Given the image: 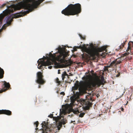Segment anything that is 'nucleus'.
I'll return each mask as SVG.
<instances>
[{
    "label": "nucleus",
    "instance_id": "nucleus-1",
    "mask_svg": "<svg viewBox=\"0 0 133 133\" xmlns=\"http://www.w3.org/2000/svg\"><path fill=\"white\" fill-rule=\"evenodd\" d=\"M105 83V81L103 77H102L101 79L99 78H95L90 82H84L82 81L79 83L78 81H77L74 89L75 90H77L79 87L82 85L86 89H91L99 87L101 85H104Z\"/></svg>",
    "mask_w": 133,
    "mask_h": 133
},
{
    "label": "nucleus",
    "instance_id": "nucleus-2",
    "mask_svg": "<svg viewBox=\"0 0 133 133\" xmlns=\"http://www.w3.org/2000/svg\"><path fill=\"white\" fill-rule=\"evenodd\" d=\"M31 0L32 3V4L28 3L27 1H22L19 3L21 7L24 9L28 10L26 11L22 10L21 12L18 13L17 14H18L19 15H15L16 18H17L21 17L22 15L28 14L30 12L32 11L34 8H36L38 5L44 1V0Z\"/></svg>",
    "mask_w": 133,
    "mask_h": 133
},
{
    "label": "nucleus",
    "instance_id": "nucleus-3",
    "mask_svg": "<svg viewBox=\"0 0 133 133\" xmlns=\"http://www.w3.org/2000/svg\"><path fill=\"white\" fill-rule=\"evenodd\" d=\"M31 0L32 3V4L28 3L27 1H22L19 3L21 7L24 9L28 10L26 11L22 10L21 12L18 13L17 14H18L19 15H15L16 18H17L21 17L22 15L28 14L30 12L32 11L34 8H36L38 5L44 1V0Z\"/></svg>",
    "mask_w": 133,
    "mask_h": 133
},
{
    "label": "nucleus",
    "instance_id": "nucleus-4",
    "mask_svg": "<svg viewBox=\"0 0 133 133\" xmlns=\"http://www.w3.org/2000/svg\"><path fill=\"white\" fill-rule=\"evenodd\" d=\"M88 46V44H83L82 46H81V48L83 52L87 53L93 58L95 59L96 57H98L99 55V52H101L103 51H105L106 49V48L104 46L100 48H96L94 47L92 44H91L90 45V47L89 46L88 48H87V46Z\"/></svg>",
    "mask_w": 133,
    "mask_h": 133
},
{
    "label": "nucleus",
    "instance_id": "nucleus-5",
    "mask_svg": "<svg viewBox=\"0 0 133 133\" xmlns=\"http://www.w3.org/2000/svg\"><path fill=\"white\" fill-rule=\"evenodd\" d=\"M81 11V6L80 4H71L63 10L62 13L66 16L74 15L80 13Z\"/></svg>",
    "mask_w": 133,
    "mask_h": 133
},
{
    "label": "nucleus",
    "instance_id": "nucleus-6",
    "mask_svg": "<svg viewBox=\"0 0 133 133\" xmlns=\"http://www.w3.org/2000/svg\"><path fill=\"white\" fill-rule=\"evenodd\" d=\"M67 51L66 49L64 48L63 49H61L58 50L59 55L57 57H56L55 55L52 54L51 53H50L49 58L47 59L46 62L48 60L50 62V65H53L56 62L55 59H56L58 62H64L65 58L67 56V53L66 52Z\"/></svg>",
    "mask_w": 133,
    "mask_h": 133
},
{
    "label": "nucleus",
    "instance_id": "nucleus-7",
    "mask_svg": "<svg viewBox=\"0 0 133 133\" xmlns=\"http://www.w3.org/2000/svg\"><path fill=\"white\" fill-rule=\"evenodd\" d=\"M122 57L118 58L115 60L113 61L109 66H105V70H108V68H109L112 67L114 68H117V66L118 64L121 63L123 61V59H122Z\"/></svg>",
    "mask_w": 133,
    "mask_h": 133
},
{
    "label": "nucleus",
    "instance_id": "nucleus-8",
    "mask_svg": "<svg viewBox=\"0 0 133 133\" xmlns=\"http://www.w3.org/2000/svg\"><path fill=\"white\" fill-rule=\"evenodd\" d=\"M38 68L39 69H42V66H46L50 65V62L48 60L47 62L45 61L43 58L39 59L38 61Z\"/></svg>",
    "mask_w": 133,
    "mask_h": 133
},
{
    "label": "nucleus",
    "instance_id": "nucleus-9",
    "mask_svg": "<svg viewBox=\"0 0 133 133\" xmlns=\"http://www.w3.org/2000/svg\"><path fill=\"white\" fill-rule=\"evenodd\" d=\"M37 79L36 82L40 84H43L45 82L43 79V76L41 72H38L37 74Z\"/></svg>",
    "mask_w": 133,
    "mask_h": 133
},
{
    "label": "nucleus",
    "instance_id": "nucleus-10",
    "mask_svg": "<svg viewBox=\"0 0 133 133\" xmlns=\"http://www.w3.org/2000/svg\"><path fill=\"white\" fill-rule=\"evenodd\" d=\"M128 46L127 50V53H125L122 54L123 56H127L128 55L130 52L131 48H133V42H129L128 43Z\"/></svg>",
    "mask_w": 133,
    "mask_h": 133
},
{
    "label": "nucleus",
    "instance_id": "nucleus-11",
    "mask_svg": "<svg viewBox=\"0 0 133 133\" xmlns=\"http://www.w3.org/2000/svg\"><path fill=\"white\" fill-rule=\"evenodd\" d=\"M83 104L84 105H86L84 107V109L85 110H88L90 109V108L91 107L92 105V103L89 102L87 101V102H86L85 100H83Z\"/></svg>",
    "mask_w": 133,
    "mask_h": 133
},
{
    "label": "nucleus",
    "instance_id": "nucleus-12",
    "mask_svg": "<svg viewBox=\"0 0 133 133\" xmlns=\"http://www.w3.org/2000/svg\"><path fill=\"white\" fill-rule=\"evenodd\" d=\"M0 114H5L8 116H10L12 115V112L9 110L3 109L0 110Z\"/></svg>",
    "mask_w": 133,
    "mask_h": 133
},
{
    "label": "nucleus",
    "instance_id": "nucleus-13",
    "mask_svg": "<svg viewBox=\"0 0 133 133\" xmlns=\"http://www.w3.org/2000/svg\"><path fill=\"white\" fill-rule=\"evenodd\" d=\"M11 9L9 10V12H10L13 13L14 11L17 10H19L21 9L20 7L18 6H16L12 5H11Z\"/></svg>",
    "mask_w": 133,
    "mask_h": 133
},
{
    "label": "nucleus",
    "instance_id": "nucleus-14",
    "mask_svg": "<svg viewBox=\"0 0 133 133\" xmlns=\"http://www.w3.org/2000/svg\"><path fill=\"white\" fill-rule=\"evenodd\" d=\"M13 18V17L11 15L7 17H6V22L7 24L8 25L11 24V23L12 21Z\"/></svg>",
    "mask_w": 133,
    "mask_h": 133
},
{
    "label": "nucleus",
    "instance_id": "nucleus-15",
    "mask_svg": "<svg viewBox=\"0 0 133 133\" xmlns=\"http://www.w3.org/2000/svg\"><path fill=\"white\" fill-rule=\"evenodd\" d=\"M3 84L4 88H3L4 91L7 90L10 87V85L9 83L5 82Z\"/></svg>",
    "mask_w": 133,
    "mask_h": 133
},
{
    "label": "nucleus",
    "instance_id": "nucleus-16",
    "mask_svg": "<svg viewBox=\"0 0 133 133\" xmlns=\"http://www.w3.org/2000/svg\"><path fill=\"white\" fill-rule=\"evenodd\" d=\"M4 71L3 69L0 67V78H3Z\"/></svg>",
    "mask_w": 133,
    "mask_h": 133
},
{
    "label": "nucleus",
    "instance_id": "nucleus-17",
    "mask_svg": "<svg viewBox=\"0 0 133 133\" xmlns=\"http://www.w3.org/2000/svg\"><path fill=\"white\" fill-rule=\"evenodd\" d=\"M68 76V74L66 73V71H64L62 74V80H64V78H65V76Z\"/></svg>",
    "mask_w": 133,
    "mask_h": 133
},
{
    "label": "nucleus",
    "instance_id": "nucleus-18",
    "mask_svg": "<svg viewBox=\"0 0 133 133\" xmlns=\"http://www.w3.org/2000/svg\"><path fill=\"white\" fill-rule=\"evenodd\" d=\"M125 44V42H124L123 43H122V44L119 46V48L118 49H116V50H118L122 49L123 48L124 46V45Z\"/></svg>",
    "mask_w": 133,
    "mask_h": 133
},
{
    "label": "nucleus",
    "instance_id": "nucleus-19",
    "mask_svg": "<svg viewBox=\"0 0 133 133\" xmlns=\"http://www.w3.org/2000/svg\"><path fill=\"white\" fill-rule=\"evenodd\" d=\"M70 99L71 103L73 104L75 101V97L73 96H72L71 97Z\"/></svg>",
    "mask_w": 133,
    "mask_h": 133
},
{
    "label": "nucleus",
    "instance_id": "nucleus-20",
    "mask_svg": "<svg viewBox=\"0 0 133 133\" xmlns=\"http://www.w3.org/2000/svg\"><path fill=\"white\" fill-rule=\"evenodd\" d=\"M72 112L75 114H77L79 112V111L78 109H72Z\"/></svg>",
    "mask_w": 133,
    "mask_h": 133
},
{
    "label": "nucleus",
    "instance_id": "nucleus-21",
    "mask_svg": "<svg viewBox=\"0 0 133 133\" xmlns=\"http://www.w3.org/2000/svg\"><path fill=\"white\" fill-rule=\"evenodd\" d=\"M66 120H64V119H63L62 121L61 122L62 123V124H65L66 123Z\"/></svg>",
    "mask_w": 133,
    "mask_h": 133
},
{
    "label": "nucleus",
    "instance_id": "nucleus-22",
    "mask_svg": "<svg viewBox=\"0 0 133 133\" xmlns=\"http://www.w3.org/2000/svg\"><path fill=\"white\" fill-rule=\"evenodd\" d=\"M85 113H81L80 114H79V117H83L84 116V115Z\"/></svg>",
    "mask_w": 133,
    "mask_h": 133
},
{
    "label": "nucleus",
    "instance_id": "nucleus-23",
    "mask_svg": "<svg viewBox=\"0 0 133 133\" xmlns=\"http://www.w3.org/2000/svg\"><path fill=\"white\" fill-rule=\"evenodd\" d=\"M56 80V82L57 83L59 84L61 82L60 81H59V79L58 78H57Z\"/></svg>",
    "mask_w": 133,
    "mask_h": 133
},
{
    "label": "nucleus",
    "instance_id": "nucleus-24",
    "mask_svg": "<svg viewBox=\"0 0 133 133\" xmlns=\"http://www.w3.org/2000/svg\"><path fill=\"white\" fill-rule=\"evenodd\" d=\"M34 124H35L36 127H37L39 124L38 122V121L35 122L34 123Z\"/></svg>",
    "mask_w": 133,
    "mask_h": 133
},
{
    "label": "nucleus",
    "instance_id": "nucleus-25",
    "mask_svg": "<svg viewBox=\"0 0 133 133\" xmlns=\"http://www.w3.org/2000/svg\"><path fill=\"white\" fill-rule=\"evenodd\" d=\"M107 54H105V53H102L101 54V56H102L103 57H104L105 56V55Z\"/></svg>",
    "mask_w": 133,
    "mask_h": 133
},
{
    "label": "nucleus",
    "instance_id": "nucleus-26",
    "mask_svg": "<svg viewBox=\"0 0 133 133\" xmlns=\"http://www.w3.org/2000/svg\"><path fill=\"white\" fill-rule=\"evenodd\" d=\"M79 36L83 40L85 39V37L84 36L83 37L82 35H79Z\"/></svg>",
    "mask_w": 133,
    "mask_h": 133
},
{
    "label": "nucleus",
    "instance_id": "nucleus-27",
    "mask_svg": "<svg viewBox=\"0 0 133 133\" xmlns=\"http://www.w3.org/2000/svg\"><path fill=\"white\" fill-rule=\"evenodd\" d=\"M62 123L60 122L58 124V125H57L58 126V127H61L62 126Z\"/></svg>",
    "mask_w": 133,
    "mask_h": 133
},
{
    "label": "nucleus",
    "instance_id": "nucleus-28",
    "mask_svg": "<svg viewBox=\"0 0 133 133\" xmlns=\"http://www.w3.org/2000/svg\"><path fill=\"white\" fill-rule=\"evenodd\" d=\"M5 91H4V89L3 88L2 89H0V93H1Z\"/></svg>",
    "mask_w": 133,
    "mask_h": 133
},
{
    "label": "nucleus",
    "instance_id": "nucleus-29",
    "mask_svg": "<svg viewBox=\"0 0 133 133\" xmlns=\"http://www.w3.org/2000/svg\"><path fill=\"white\" fill-rule=\"evenodd\" d=\"M46 129H45L43 130L42 133H47V132L46 131Z\"/></svg>",
    "mask_w": 133,
    "mask_h": 133
},
{
    "label": "nucleus",
    "instance_id": "nucleus-30",
    "mask_svg": "<svg viewBox=\"0 0 133 133\" xmlns=\"http://www.w3.org/2000/svg\"><path fill=\"white\" fill-rule=\"evenodd\" d=\"M73 50L74 51H76L77 50V48L76 47H74L73 48Z\"/></svg>",
    "mask_w": 133,
    "mask_h": 133
},
{
    "label": "nucleus",
    "instance_id": "nucleus-31",
    "mask_svg": "<svg viewBox=\"0 0 133 133\" xmlns=\"http://www.w3.org/2000/svg\"><path fill=\"white\" fill-rule=\"evenodd\" d=\"M6 5L5 4H2L1 6V7L2 8L4 6H5Z\"/></svg>",
    "mask_w": 133,
    "mask_h": 133
},
{
    "label": "nucleus",
    "instance_id": "nucleus-32",
    "mask_svg": "<svg viewBox=\"0 0 133 133\" xmlns=\"http://www.w3.org/2000/svg\"><path fill=\"white\" fill-rule=\"evenodd\" d=\"M120 73H118L117 75H116V76L117 77H118L120 75Z\"/></svg>",
    "mask_w": 133,
    "mask_h": 133
},
{
    "label": "nucleus",
    "instance_id": "nucleus-33",
    "mask_svg": "<svg viewBox=\"0 0 133 133\" xmlns=\"http://www.w3.org/2000/svg\"><path fill=\"white\" fill-rule=\"evenodd\" d=\"M60 94L61 95H64L65 94V93L63 92H61Z\"/></svg>",
    "mask_w": 133,
    "mask_h": 133
},
{
    "label": "nucleus",
    "instance_id": "nucleus-34",
    "mask_svg": "<svg viewBox=\"0 0 133 133\" xmlns=\"http://www.w3.org/2000/svg\"><path fill=\"white\" fill-rule=\"evenodd\" d=\"M52 66H49L48 67V68L49 69H51L52 68Z\"/></svg>",
    "mask_w": 133,
    "mask_h": 133
},
{
    "label": "nucleus",
    "instance_id": "nucleus-35",
    "mask_svg": "<svg viewBox=\"0 0 133 133\" xmlns=\"http://www.w3.org/2000/svg\"><path fill=\"white\" fill-rule=\"evenodd\" d=\"M60 70H58V74H60L61 73H60Z\"/></svg>",
    "mask_w": 133,
    "mask_h": 133
},
{
    "label": "nucleus",
    "instance_id": "nucleus-36",
    "mask_svg": "<svg viewBox=\"0 0 133 133\" xmlns=\"http://www.w3.org/2000/svg\"><path fill=\"white\" fill-rule=\"evenodd\" d=\"M88 77V76L87 75V76L85 77H84V78H85V79H87V78Z\"/></svg>",
    "mask_w": 133,
    "mask_h": 133
},
{
    "label": "nucleus",
    "instance_id": "nucleus-37",
    "mask_svg": "<svg viewBox=\"0 0 133 133\" xmlns=\"http://www.w3.org/2000/svg\"><path fill=\"white\" fill-rule=\"evenodd\" d=\"M58 128V130H59L60 129L61 127H57Z\"/></svg>",
    "mask_w": 133,
    "mask_h": 133
},
{
    "label": "nucleus",
    "instance_id": "nucleus-38",
    "mask_svg": "<svg viewBox=\"0 0 133 133\" xmlns=\"http://www.w3.org/2000/svg\"><path fill=\"white\" fill-rule=\"evenodd\" d=\"M41 87V86L40 85H39L38 86V88H40Z\"/></svg>",
    "mask_w": 133,
    "mask_h": 133
},
{
    "label": "nucleus",
    "instance_id": "nucleus-39",
    "mask_svg": "<svg viewBox=\"0 0 133 133\" xmlns=\"http://www.w3.org/2000/svg\"><path fill=\"white\" fill-rule=\"evenodd\" d=\"M124 109L123 108H121V110L122 111H123V110H124Z\"/></svg>",
    "mask_w": 133,
    "mask_h": 133
},
{
    "label": "nucleus",
    "instance_id": "nucleus-40",
    "mask_svg": "<svg viewBox=\"0 0 133 133\" xmlns=\"http://www.w3.org/2000/svg\"><path fill=\"white\" fill-rule=\"evenodd\" d=\"M43 125H44V127H46V124H45V125H44V124H43L42 125V126H43Z\"/></svg>",
    "mask_w": 133,
    "mask_h": 133
},
{
    "label": "nucleus",
    "instance_id": "nucleus-41",
    "mask_svg": "<svg viewBox=\"0 0 133 133\" xmlns=\"http://www.w3.org/2000/svg\"><path fill=\"white\" fill-rule=\"evenodd\" d=\"M75 122V121H71V123H73V122Z\"/></svg>",
    "mask_w": 133,
    "mask_h": 133
},
{
    "label": "nucleus",
    "instance_id": "nucleus-42",
    "mask_svg": "<svg viewBox=\"0 0 133 133\" xmlns=\"http://www.w3.org/2000/svg\"><path fill=\"white\" fill-rule=\"evenodd\" d=\"M53 116V115L52 114V115H51V118H52V117Z\"/></svg>",
    "mask_w": 133,
    "mask_h": 133
},
{
    "label": "nucleus",
    "instance_id": "nucleus-43",
    "mask_svg": "<svg viewBox=\"0 0 133 133\" xmlns=\"http://www.w3.org/2000/svg\"><path fill=\"white\" fill-rule=\"evenodd\" d=\"M81 88H79V90H81Z\"/></svg>",
    "mask_w": 133,
    "mask_h": 133
},
{
    "label": "nucleus",
    "instance_id": "nucleus-44",
    "mask_svg": "<svg viewBox=\"0 0 133 133\" xmlns=\"http://www.w3.org/2000/svg\"><path fill=\"white\" fill-rule=\"evenodd\" d=\"M4 26H5V25H4L3 26V27H2V28H3L4 27Z\"/></svg>",
    "mask_w": 133,
    "mask_h": 133
},
{
    "label": "nucleus",
    "instance_id": "nucleus-45",
    "mask_svg": "<svg viewBox=\"0 0 133 133\" xmlns=\"http://www.w3.org/2000/svg\"><path fill=\"white\" fill-rule=\"evenodd\" d=\"M44 122V123L45 124L46 123H45V122Z\"/></svg>",
    "mask_w": 133,
    "mask_h": 133
},
{
    "label": "nucleus",
    "instance_id": "nucleus-46",
    "mask_svg": "<svg viewBox=\"0 0 133 133\" xmlns=\"http://www.w3.org/2000/svg\"><path fill=\"white\" fill-rule=\"evenodd\" d=\"M82 57H84V56H83V55H82Z\"/></svg>",
    "mask_w": 133,
    "mask_h": 133
}]
</instances>
